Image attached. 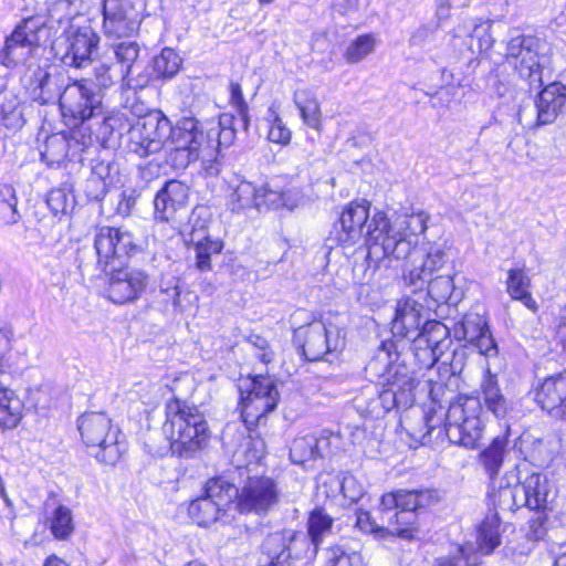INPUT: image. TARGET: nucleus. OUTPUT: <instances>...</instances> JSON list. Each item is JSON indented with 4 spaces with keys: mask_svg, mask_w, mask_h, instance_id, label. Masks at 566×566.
<instances>
[{
    "mask_svg": "<svg viewBox=\"0 0 566 566\" xmlns=\"http://www.w3.org/2000/svg\"><path fill=\"white\" fill-rule=\"evenodd\" d=\"M97 265L109 274L106 296L115 304H125L140 297L149 276L139 269L124 268L125 260L136 253L137 245L129 231L103 227L95 237Z\"/></svg>",
    "mask_w": 566,
    "mask_h": 566,
    "instance_id": "f257e3e1",
    "label": "nucleus"
},
{
    "mask_svg": "<svg viewBox=\"0 0 566 566\" xmlns=\"http://www.w3.org/2000/svg\"><path fill=\"white\" fill-rule=\"evenodd\" d=\"M429 214L424 211L399 214L390 220L382 211L375 212L374 228L369 234L374 242L381 243V254L397 260L419 256L417 237L427 230Z\"/></svg>",
    "mask_w": 566,
    "mask_h": 566,
    "instance_id": "f03ea898",
    "label": "nucleus"
},
{
    "mask_svg": "<svg viewBox=\"0 0 566 566\" xmlns=\"http://www.w3.org/2000/svg\"><path fill=\"white\" fill-rule=\"evenodd\" d=\"M165 432L170 448L179 457L189 458L199 451L209 439V428L198 408L178 398L166 405Z\"/></svg>",
    "mask_w": 566,
    "mask_h": 566,
    "instance_id": "7ed1b4c3",
    "label": "nucleus"
},
{
    "mask_svg": "<svg viewBox=\"0 0 566 566\" xmlns=\"http://www.w3.org/2000/svg\"><path fill=\"white\" fill-rule=\"evenodd\" d=\"M77 430L88 454L102 464L115 465L126 450L124 436L103 412L82 415Z\"/></svg>",
    "mask_w": 566,
    "mask_h": 566,
    "instance_id": "20e7f679",
    "label": "nucleus"
},
{
    "mask_svg": "<svg viewBox=\"0 0 566 566\" xmlns=\"http://www.w3.org/2000/svg\"><path fill=\"white\" fill-rule=\"evenodd\" d=\"M237 486L222 478L210 479L203 494L192 500L188 506V515L200 527L214 524H227L234 516L233 500Z\"/></svg>",
    "mask_w": 566,
    "mask_h": 566,
    "instance_id": "39448f33",
    "label": "nucleus"
},
{
    "mask_svg": "<svg viewBox=\"0 0 566 566\" xmlns=\"http://www.w3.org/2000/svg\"><path fill=\"white\" fill-rule=\"evenodd\" d=\"M168 160L175 168H186L199 158H210L216 151V139L199 128L192 117L180 119L171 127L167 143Z\"/></svg>",
    "mask_w": 566,
    "mask_h": 566,
    "instance_id": "423d86ee",
    "label": "nucleus"
},
{
    "mask_svg": "<svg viewBox=\"0 0 566 566\" xmlns=\"http://www.w3.org/2000/svg\"><path fill=\"white\" fill-rule=\"evenodd\" d=\"M481 398L460 394L444 410L443 427L449 441L465 448H474L482 438L483 426Z\"/></svg>",
    "mask_w": 566,
    "mask_h": 566,
    "instance_id": "0eeeda50",
    "label": "nucleus"
},
{
    "mask_svg": "<svg viewBox=\"0 0 566 566\" xmlns=\"http://www.w3.org/2000/svg\"><path fill=\"white\" fill-rule=\"evenodd\" d=\"M370 202L363 199L348 203L340 217L338 226L335 227L336 240L342 245L352 247L360 242L368 245V255L381 253V243L374 242L369 232L374 226L375 213L369 217Z\"/></svg>",
    "mask_w": 566,
    "mask_h": 566,
    "instance_id": "6e6552de",
    "label": "nucleus"
},
{
    "mask_svg": "<svg viewBox=\"0 0 566 566\" xmlns=\"http://www.w3.org/2000/svg\"><path fill=\"white\" fill-rule=\"evenodd\" d=\"M538 41L533 36L517 35L506 45L505 61L530 86H541L546 57L538 52Z\"/></svg>",
    "mask_w": 566,
    "mask_h": 566,
    "instance_id": "1a4fd4ad",
    "label": "nucleus"
},
{
    "mask_svg": "<svg viewBox=\"0 0 566 566\" xmlns=\"http://www.w3.org/2000/svg\"><path fill=\"white\" fill-rule=\"evenodd\" d=\"M398 357L394 340L381 343L373 359L366 366V377L376 387H396L406 389L410 385L407 367L396 364Z\"/></svg>",
    "mask_w": 566,
    "mask_h": 566,
    "instance_id": "9d476101",
    "label": "nucleus"
},
{
    "mask_svg": "<svg viewBox=\"0 0 566 566\" xmlns=\"http://www.w3.org/2000/svg\"><path fill=\"white\" fill-rule=\"evenodd\" d=\"M443 391H429L430 401L424 408H411L400 416V428L412 440L409 446L424 444L432 430L440 427L444 417V407L440 403Z\"/></svg>",
    "mask_w": 566,
    "mask_h": 566,
    "instance_id": "9b49d317",
    "label": "nucleus"
},
{
    "mask_svg": "<svg viewBox=\"0 0 566 566\" xmlns=\"http://www.w3.org/2000/svg\"><path fill=\"white\" fill-rule=\"evenodd\" d=\"M279 499L274 480L268 476L250 478L241 489L237 488L234 512L264 514L277 504Z\"/></svg>",
    "mask_w": 566,
    "mask_h": 566,
    "instance_id": "f8f14e48",
    "label": "nucleus"
},
{
    "mask_svg": "<svg viewBox=\"0 0 566 566\" xmlns=\"http://www.w3.org/2000/svg\"><path fill=\"white\" fill-rule=\"evenodd\" d=\"M171 125L164 116H147L129 129V149L140 157L167 148Z\"/></svg>",
    "mask_w": 566,
    "mask_h": 566,
    "instance_id": "ddd939ff",
    "label": "nucleus"
},
{
    "mask_svg": "<svg viewBox=\"0 0 566 566\" xmlns=\"http://www.w3.org/2000/svg\"><path fill=\"white\" fill-rule=\"evenodd\" d=\"M303 355L307 360L316 361L327 353L337 350L343 346L340 331L333 324L313 322L303 332Z\"/></svg>",
    "mask_w": 566,
    "mask_h": 566,
    "instance_id": "4468645a",
    "label": "nucleus"
},
{
    "mask_svg": "<svg viewBox=\"0 0 566 566\" xmlns=\"http://www.w3.org/2000/svg\"><path fill=\"white\" fill-rule=\"evenodd\" d=\"M38 30L40 29L32 19L18 25L6 40L1 63L7 67H13L25 62L38 46Z\"/></svg>",
    "mask_w": 566,
    "mask_h": 566,
    "instance_id": "2eb2a0df",
    "label": "nucleus"
},
{
    "mask_svg": "<svg viewBox=\"0 0 566 566\" xmlns=\"http://www.w3.org/2000/svg\"><path fill=\"white\" fill-rule=\"evenodd\" d=\"M104 30L114 38L129 36L139 28L134 7L126 0H104Z\"/></svg>",
    "mask_w": 566,
    "mask_h": 566,
    "instance_id": "dca6fc26",
    "label": "nucleus"
},
{
    "mask_svg": "<svg viewBox=\"0 0 566 566\" xmlns=\"http://www.w3.org/2000/svg\"><path fill=\"white\" fill-rule=\"evenodd\" d=\"M108 72L109 69L102 65L99 69H96L95 80L82 78L80 81H73V86H76L81 97L77 104V111H73V119L78 118L81 122H84L93 116L94 111L101 104L98 91L113 83V78Z\"/></svg>",
    "mask_w": 566,
    "mask_h": 566,
    "instance_id": "f3484780",
    "label": "nucleus"
},
{
    "mask_svg": "<svg viewBox=\"0 0 566 566\" xmlns=\"http://www.w3.org/2000/svg\"><path fill=\"white\" fill-rule=\"evenodd\" d=\"M424 306L413 297L405 296L398 300L391 331L395 336L409 338L417 336L426 322Z\"/></svg>",
    "mask_w": 566,
    "mask_h": 566,
    "instance_id": "a211bd4d",
    "label": "nucleus"
},
{
    "mask_svg": "<svg viewBox=\"0 0 566 566\" xmlns=\"http://www.w3.org/2000/svg\"><path fill=\"white\" fill-rule=\"evenodd\" d=\"M447 261L444 248L439 244L431 245L426 254H421L420 264H412V268L403 274L405 284L415 292L422 291L429 277L441 270Z\"/></svg>",
    "mask_w": 566,
    "mask_h": 566,
    "instance_id": "6ab92c4d",
    "label": "nucleus"
},
{
    "mask_svg": "<svg viewBox=\"0 0 566 566\" xmlns=\"http://www.w3.org/2000/svg\"><path fill=\"white\" fill-rule=\"evenodd\" d=\"M501 495L511 496L514 502L522 495L524 504L533 510L546 509L551 499V490L546 476L538 473L531 474L522 484L515 488H504Z\"/></svg>",
    "mask_w": 566,
    "mask_h": 566,
    "instance_id": "aec40b11",
    "label": "nucleus"
},
{
    "mask_svg": "<svg viewBox=\"0 0 566 566\" xmlns=\"http://www.w3.org/2000/svg\"><path fill=\"white\" fill-rule=\"evenodd\" d=\"M241 416L251 430L279 402V391H241Z\"/></svg>",
    "mask_w": 566,
    "mask_h": 566,
    "instance_id": "412c9836",
    "label": "nucleus"
},
{
    "mask_svg": "<svg viewBox=\"0 0 566 566\" xmlns=\"http://www.w3.org/2000/svg\"><path fill=\"white\" fill-rule=\"evenodd\" d=\"M188 201V188L178 180L166 182L154 200L155 217L160 221L171 220Z\"/></svg>",
    "mask_w": 566,
    "mask_h": 566,
    "instance_id": "4be33fe9",
    "label": "nucleus"
},
{
    "mask_svg": "<svg viewBox=\"0 0 566 566\" xmlns=\"http://www.w3.org/2000/svg\"><path fill=\"white\" fill-rule=\"evenodd\" d=\"M566 103V86L555 82L547 85L538 95L537 122L539 125L553 123Z\"/></svg>",
    "mask_w": 566,
    "mask_h": 566,
    "instance_id": "5701e85b",
    "label": "nucleus"
},
{
    "mask_svg": "<svg viewBox=\"0 0 566 566\" xmlns=\"http://www.w3.org/2000/svg\"><path fill=\"white\" fill-rule=\"evenodd\" d=\"M500 517L496 512L486 514L478 528L476 545L478 551L488 555L492 553L501 543Z\"/></svg>",
    "mask_w": 566,
    "mask_h": 566,
    "instance_id": "b1692460",
    "label": "nucleus"
},
{
    "mask_svg": "<svg viewBox=\"0 0 566 566\" xmlns=\"http://www.w3.org/2000/svg\"><path fill=\"white\" fill-rule=\"evenodd\" d=\"M294 535L293 531L284 530L270 534L265 538L263 549L270 559L269 562L290 566V544Z\"/></svg>",
    "mask_w": 566,
    "mask_h": 566,
    "instance_id": "393cba45",
    "label": "nucleus"
},
{
    "mask_svg": "<svg viewBox=\"0 0 566 566\" xmlns=\"http://www.w3.org/2000/svg\"><path fill=\"white\" fill-rule=\"evenodd\" d=\"M259 188L250 181H240L233 187L228 197L227 205L232 212L241 213L251 209H258Z\"/></svg>",
    "mask_w": 566,
    "mask_h": 566,
    "instance_id": "a878e982",
    "label": "nucleus"
},
{
    "mask_svg": "<svg viewBox=\"0 0 566 566\" xmlns=\"http://www.w3.org/2000/svg\"><path fill=\"white\" fill-rule=\"evenodd\" d=\"M98 35L90 27H81L73 34V66L80 67L85 61H90L97 49Z\"/></svg>",
    "mask_w": 566,
    "mask_h": 566,
    "instance_id": "bb28decb",
    "label": "nucleus"
},
{
    "mask_svg": "<svg viewBox=\"0 0 566 566\" xmlns=\"http://www.w3.org/2000/svg\"><path fill=\"white\" fill-rule=\"evenodd\" d=\"M23 401L15 391H0V429H14L22 419Z\"/></svg>",
    "mask_w": 566,
    "mask_h": 566,
    "instance_id": "cd10ccee",
    "label": "nucleus"
},
{
    "mask_svg": "<svg viewBox=\"0 0 566 566\" xmlns=\"http://www.w3.org/2000/svg\"><path fill=\"white\" fill-rule=\"evenodd\" d=\"M379 44V39L374 33H364L348 42L343 59L349 65L357 64L371 55Z\"/></svg>",
    "mask_w": 566,
    "mask_h": 566,
    "instance_id": "c85d7f7f",
    "label": "nucleus"
},
{
    "mask_svg": "<svg viewBox=\"0 0 566 566\" xmlns=\"http://www.w3.org/2000/svg\"><path fill=\"white\" fill-rule=\"evenodd\" d=\"M506 285L507 293L513 300L523 302V304L533 312L537 310L536 302L528 292L531 280L523 269L510 270Z\"/></svg>",
    "mask_w": 566,
    "mask_h": 566,
    "instance_id": "c756f323",
    "label": "nucleus"
},
{
    "mask_svg": "<svg viewBox=\"0 0 566 566\" xmlns=\"http://www.w3.org/2000/svg\"><path fill=\"white\" fill-rule=\"evenodd\" d=\"M294 102L304 124L315 130H322L321 107L315 94L305 90L298 91L294 94Z\"/></svg>",
    "mask_w": 566,
    "mask_h": 566,
    "instance_id": "7c9ffc66",
    "label": "nucleus"
},
{
    "mask_svg": "<svg viewBox=\"0 0 566 566\" xmlns=\"http://www.w3.org/2000/svg\"><path fill=\"white\" fill-rule=\"evenodd\" d=\"M448 327L438 321L426 319L418 336V345L431 346L443 354V349L450 344Z\"/></svg>",
    "mask_w": 566,
    "mask_h": 566,
    "instance_id": "2f4dec72",
    "label": "nucleus"
},
{
    "mask_svg": "<svg viewBox=\"0 0 566 566\" xmlns=\"http://www.w3.org/2000/svg\"><path fill=\"white\" fill-rule=\"evenodd\" d=\"M0 122L12 130L21 128L24 124L19 99L12 92L0 93Z\"/></svg>",
    "mask_w": 566,
    "mask_h": 566,
    "instance_id": "473e14b6",
    "label": "nucleus"
},
{
    "mask_svg": "<svg viewBox=\"0 0 566 566\" xmlns=\"http://www.w3.org/2000/svg\"><path fill=\"white\" fill-rule=\"evenodd\" d=\"M506 446L507 438L505 436H499L495 437L491 444L480 454V461L491 479L499 473L502 467Z\"/></svg>",
    "mask_w": 566,
    "mask_h": 566,
    "instance_id": "72a5a7b5",
    "label": "nucleus"
},
{
    "mask_svg": "<svg viewBox=\"0 0 566 566\" xmlns=\"http://www.w3.org/2000/svg\"><path fill=\"white\" fill-rule=\"evenodd\" d=\"M69 148L70 143L65 134H53L45 140L44 150L41 151L42 159L51 167L59 166L65 161Z\"/></svg>",
    "mask_w": 566,
    "mask_h": 566,
    "instance_id": "f704fd0d",
    "label": "nucleus"
},
{
    "mask_svg": "<svg viewBox=\"0 0 566 566\" xmlns=\"http://www.w3.org/2000/svg\"><path fill=\"white\" fill-rule=\"evenodd\" d=\"M534 400L551 417L566 420V391H535Z\"/></svg>",
    "mask_w": 566,
    "mask_h": 566,
    "instance_id": "c9c22d12",
    "label": "nucleus"
},
{
    "mask_svg": "<svg viewBox=\"0 0 566 566\" xmlns=\"http://www.w3.org/2000/svg\"><path fill=\"white\" fill-rule=\"evenodd\" d=\"M400 511L416 512L431 506L436 502V496L432 491L429 490H412L406 491L400 490Z\"/></svg>",
    "mask_w": 566,
    "mask_h": 566,
    "instance_id": "e433bc0d",
    "label": "nucleus"
},
{
    "mask_svg": "<svg viewBox=\"0 0 566 566\" xmlns=\"http://www.w3.org/2000/svg\"><path fill=\"white\" fill-rule=\"evenodd\" d=\"M327 566H366L363 555L347 545H334L327 551Z\"/></svg>",
    "mask_w": 566,
    "mask_h": 566,
    "instance_id": "4c0bfd02",
    "label": "nucleus"
},
{
    "mask_svg": "<svg viewBox=\"0 0 566 566\" xmlns=\"http://www.w3.org/2000/svg\"><path fill=\"white\" fill-rule=\"evenodd\" d=\"M492 21L490 20H478L469 34L470 43L469 49L472 52H485L489 51L493 44L494 39L492 36Z\"/></svg>",
    "mask_w": 566,
    "mask_h": 566,
    "instance_id": "58836bf2",
    "label": "nucleus"
},
{
    "mask_svg": "<svg viewBox=\"0 0 566 566\" xmlns=\"http://www.w3.org/2000/svg\"><path fill=\"white\" fill-rule=\"evenodd\" d=\"M395 522L390 523V527L386 528V534L390 533L401 538L410 539L419 532V523L417 514L399 511L394 515Z\"/></svg>",
    "mask_w": 566,
    "mask_h": 566,
    "instance_id": "ea45409f",
    "label": "nucleus"
},
{
    "mask_svg": "<svg viewBox=\"0 0 566 566\" xmlns=\"http://www.w3.org/2000/svg\"><path fill=\"white\" fill-rule=\"evenodd\" d=\"M479 395H469L470 397L481 398L488 411L492 412L496 418H504L513 409V403L501 391H476ZM483 407V405L481 403Z\"/></svg>",
    "mask_w": 566,
    "mask_h": 566,
    "instance_id": "a19ab883",
    "label": "nucleus"
},
{
    "mask_svg": "<svg viewBox=\"0 0 566 566\" xmlns=\"http://www.w3.org/2000/svg\"><path fill=\"white\" fill-rule=\"evenodd\" d=\"M488 328L486 318L483 315L469 313L463 317L455 333L470 343Z\"/></svg>",
    "mask_w": 566,
    "mask_h": 566,
    "instance_id": "79ce46f5",
    "label": "nucleus"
},
{
    "mask_svg": "<svg viewBox=\"0 0 566 566\" xmlns=\"http://www.w3.org/2000/svg\"><path fill=\"white\" fill-rule=\"evenodd\" d=\"M180 65V56L169 48H165L154 60V71L161 77H172L178 73Z\"/></svg>",
    "mask_w": 566,
    "mask_h": 566,
    "instance_id": "37998d69",
    "label": "nucleus"
},
{
    "mask_svg": "<svg viewBox=\"0 0 566 566\" xmlns=\"http://www.w3.org/2000/svg\"><path fill=\"white\" fill-rule=\"evenodd\" d=\"M6 203L9 208V213H4L0 208V220L7 226H13L21 219L18 210V198L15 189L10 185H0V205Z\"/></svg>",
    "mask_w": 566,
    "mask_h": 566,
    "instance_id": "c03bdc74",
    "label": "nucleus"
},
{
    "mask_svg": "<svg viewBox=\"0 0 566 566\" xmlns=\"http://www.w3.org/2000/svg\"><path fill=\"white\" fill-rule=\"evenodd\" d=\"M333 525V518L327 515L323 510H314L308 517V535L315 546L318 545L322 537L331 532Z\"/></svg>",
    "mask_w": 566,
    "mask_h": 566,
    "instance_id": "a18cd8bd",
    "label": "nucleus"
},
{
    "mask_svg": "<svg viewBox=\"0 0 566 566\" xmlns=\"http://www.w3.org/2000/svg\"><path fill=\"white\" fill-rule=\"evenodd\" d=\"M139 48L134 42H123L115 46V56L117 62L122 65V74L134 73L139 69L137 57Z\"/></svg>",
    "mask_w": 566,
    "mask_h": 566,
    "instance_id": "49530a36",
    "label": "nucleus"
},
{
    "mask_svg": "<svg viewBox=\"0 0 566 566\" xmlns=\"http://www.w3.org/2000/svg\"><path fill=\"white\" fill-rule=\"evenodd\" d=\"M427 294L436 302H446L454 289L453 280L450 275H437L429 277L426 286Z\"/></svg>",
    "mask_w": 566,
    "mask_h": 566,
    "instance_id": "de8ad7c7",
    "label": "nucleus"
},
{
    "mask_svg": "<svg viewBox=\"0 0 566 566\" xmlns=\"http://www.w3.org/2000/svg\"><path fill=\"white\" fill-rule=\"evenodd\" d=\"M238 129H242L238 122V115L223 114L219 119V129H210L208 133L216 139L217 149L219 145L223 144L221 138L224 139V143H231Z\"/></svg>",
    "mask_w": 566,
    "mask_h": 566,
    "instance_id": "09e8293b",
    "label": "nucleus"
},
{
    "mask_svg": "<svg viewBox=\"0 0 566 566\" xmlns=\"http://www.w3.org/2000/svg\"><path fill=\"white\" fill-rule=\"evenodd\" d=\"M259 205L258 209L261 207H268L272 209H280V208H289L290 210L293 209L295 206V202L291 200V196L287 192H279L271 189H268L265 187L259 188Z\"/></svg>",
    "mask_w": 566,
    "mask_h": 566,
    "instance_id": "8fccbe9b",
    "label": "nucleus"
},
{
    "mask_svg": "<svg viewBox=\"0 0 566 566\" xmlns=\"http://www.w3.org/2000/svg\"><path fill=\"white\" fill-rule=\"evenodd\" d=\"M230 103L235 108L238 114V122L242 130L247 132L250 124L249 107L244 101L241 85L231 82L230 84Z\"/></svg>",
    "mask_w": 566,
    "mask_h": 566,
    "instance_id": "3c124183",
    "label": "nucleus"
},
{
    "mask_svg": "<svg viewBox=\"0 0 566 566\" xmlns=\"http://www.w3.org/2000/svg\"><path fill=\"white\" fill-rule=\"evenodd\" d=\"M50 528L55 538H67L71 534V511L65 506L56 507L50 522Z\"/></svg>",
    "mask_w": 566,
    "mask_h": 566,
    "instance_id": "603ef678",
    "label": "nucleus"
},
{
    "mask_svg": "<svg viewBox=\"0 0 566 566\" xmlns=\"http://www.w3.org/2000/svg\"><path fill=\"white\" fill-rule=\"evenodd\" d=\"M412 344V350L415 358L418 360L419 365L421 367H427L431 369L433 365L439 360V358L442 356V354L438 350H436L431 346L426 345H418V336H415L411 338Z\"/></svg>",
    "mask_w": 566,
    "mask_h": 566,
    "instance_id": "864d4df0",
    "label": "nucleus"
},
{
    "mask_svg": "<svg viewBox=\"0 0 566 566\" xmlns=\"http://www.w3.org/2000/svg\"><path fill=\"white\" fill-rule=\"evenodd\" d=\"M313 438H298L293 441L290 450V457L294 462H304L315 458L313 448Z\"/></svg>",
    "mask_w": 566,
    "mask_h": 566,
    "instance_id": "5fc2aeb1",
    "label": "nucleus"
},
{
    "mask_svg": "<svg viewBox=\"0 0 566 566\" xmlns=\"http://www.w3.org/2000/svg\"><path fill=\"white\" fill-rule=\"evenodd\" d=\"M469 551V547H461L457 555L440 559L437 566H476L478 557Z\"/></svg>",
    "mask_w": 566,
    "mask_h": 566,
    "instance_id": "6e6d98bb",
    "label": "nucleus"
},
{
    "mask_svg": "<svg viewBox=\"0 0 566 566\" xmlns=\"http://www.w3.org/2000/svg\"><path fill=\"white\" fill-rule=\"evenodd\" d=\"M356 527H358L361 532L368 534H377L380 537H384L386 534V528L379 527L375 521H373L369 512L357 510L356 511Z\"/></svg>",
    "mask_w": 566,
    "mask_h": 566,
    "instance_id": "4d7b16f0",
    "label": "nucleus"
},
{
    "mask_svg": "<svg viewBox=\"0 0 566 566\" xmlns=\"http://www.w3.org/2000/svg\"><path fill=\"white\" fill-rule=\"evenodd\" d=\"M291 130L283 124L282 119L275 117L269 130L270 142L287 145L291 142Z\"/></svg>",
    "mask_w": 566,
    "mask_h": 566,
    "instance_id": "13d9d810",
    "label": "nucleus"
},
{
    "mask_svg": "<svg viewBox=\"0 0 566 566\" xmlns=\"http://www.w3.org/2000/svg\"><path fill=\"white\" fill-rule=\"evenodd\" d=\"M34 81L30 80L28 87L32 91V95L35 101H39L41 104H45L49 102V98L42 95V90L49 80V74L38 67L34 71Z\"/></svg>",
    "mask_w": 566,
    "mask_h": 566,
    "instance_id": "bf43d9fd",
    "label": "nucleus"
},
{
    "mask_svg": "<svg viewBox=\"0 0 566 566\" xmlns=\"http://www.w3.org/2000/svg\"><path fill=\"white\" fill-rule=\"evenodd\" d=\"M474 347H476L480 354L484 356H495L497 354L496 344L488 328L484 331L476 339L470 342Z\"/></svg>",
    "mask_w": 566,
    "mask_h": 566,
    "instance_id": "052dcab7",
    "label": "nucleus"
},
{
    "mask_svg": "<svg viewBox=\"0 0 566 566\" xmlns=\"http://www.w3.org/2000/svg\"><path fill=\"white\" fill-rule=\"evenodd\" d=\"M46 203L55 216L64 214L67 208V195L63 189H54L50 191Z\"/></svg>",
    "mask_w": 566,
    "mask_h": 566,
    "instance_id": "680f3d73",
    "label": "nucleus"
},
{
    "mask_svg": "<svg viewBox=\"0 0 566 566\" xmlns=\"http://www.w3.org/2000/svg\"><path fill=\"white\" fill-rule=\"evenodd\" d=\"M438 373L439 380L433 381L431 378H429V381L432 382L431 389H434L436 387L438 389H442L450 386H458L457 384H454V381L457 380V376L452 370L451 366L442 364L438 367Z\"/></svg>",
    "mask_w": 566,
    "mask_h": 566,
    "instance_id": "e2e57ef3",
    "label": "nucleus"
},
{
    "mask_svg": "<svg viewBox=\"0 0 566 566\" xmlns=\"http://www.w3.org/2000/svg\"><path fill=\"white\" fill-rule=\"evenodd\" d=\"M124 73L122 74V87L124 90H140L144 88L149 82V75L142 72Z\"/></svg>",
    "mask_w": 566,
    "mask_h": 566,
    "instance_id": "0e129e2a",
    "label": "nucleus"
},
{
    "mask_svg": "<svg viewBox=\"0 0 566 566\" xmlns=\"http://www.w3.org/2000/svg\"><path fill=\"white\" fill-rule=\"evenodd\" d=\"M405 397L406 402L411 401V391H379V400L384 405V408L389 411L395 406H399V399Z\"/></svg>",
    "mask_w": 566,
    "mask_h": 566,
    "instance_id": "69168bd1",
    "label": "nucleus"
},
{
    "mask_svg": "<svg viewBox=\"0 0 566 566\" xmlns=\"http://www.w3.org/2000/svg\"><path fill=\"white\" fill-rule=\"evenodd\" d=\"M250 343L259 350L256 356L262 363L269 364L272 361L273 352L270 349L269 342L265 338L259 335H252L250 337Z\"/></svg>",
    "mask_w": 566,
    "mask_h": 566,
    "instance_id": "338daca9",
    "label": "nucleus"
},
{
    "mask_svg": "<svg viewBox=\"0 0 566 566\" xmlns=\"http://www.w3.org/2000/svg\"><path fill=\"white\" fill-rule=\"evenodd\" d=\"M136 201H137V195L134 190L132 191H124L122 195H120V199L117 203V213L123 216V217H128L133 209L135 208L136 206Z\"/></svg>",
    "mask_w": 566,
    "mask_h": 566,
    "instance_id": "774afa93",
    "label": "nucleus"
}]
</instances>
